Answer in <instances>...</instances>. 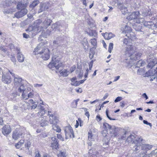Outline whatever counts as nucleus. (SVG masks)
<instances>
[{
  "mask_svg": "<svg viewBox=\"0 0 157 157\" xmlns=\"http://www.w3.org/2000/svg\"><path fill=\"white\" fill-rule=\"evenodd\" d=\"M141 145L135 144L133 147L132 148V150L133 151L135 152L136 153H137L140 152V150L141 149Z\"/></svg>",
  "mask_w": 157,
  "mask_h": 157,
  "instance_id": "25",
  "label": "nucleus"
},
{
  "mask_svg": "<svg viewBox=\"0 0 157 157\" xmlns=\"http://www.w3.org/2000/svg\"><path fill=\"white\" fill-rule=\"evenodd\" d=\"M140 13L139 12H132L128 17V19L129 20L139 19Z\"/></svg>",
  "mask_w": 157,
  "mask_h": 157,
  "instance_id": "14",
  "label": "nucleus"
},
{
  "mask_svg": "<svg viewBox=\"0 0 157 157\" xmlns=\"http://www.w3.org/2000/svg\"><path fill=\"white\" fill-rule=\"evenodd\" d=\"M96 119L97 121H99L102 120V118L100 117V116L99 115H98L96 117Z\"/></svg>",
  "mask_w": 157,
  "mask_h": 157,
  "instance_id": "63",
  "label": "nucleus"
},
{
  "mask_svg": "<svg viewBox=\"0 0 157 157\" xmlns=\"http://www.w3.org/2000/svg\"><path fill=\"white\" fill-rule=\"evenodd\" d=\"M145 64V62L141 60H139L137 62L136 64L137 66L139 68L140 67L142 66Z\"/></svg>",
  "mask_w": 157,
  "mask_h": 157,
  "instance_id": "42",
  "label": "nucleus"
},
{
  "mask_svg": "<svg viewBox=\"0 0 157 157\" xmlns=\"http://www.w3.org/2000/svg\"><path fill=\"white\" fill-rule=\"evenodd\" d=\"M110 134L112 137H115L118 136L119 129L115 126H113L109 130Z\"/></svg>",
  "mask_w": 157,
  "mask_h": 157,
  "instance_id": "9",
  "label": "nucleus"
},
{
  "mask_svg": "<svg viewBox=\"0 0 157 157\" xmlns=\"http://www.w3.org/2000/svg\"><path fill=\"white\" fill-rule=\"evenodd\" d=\"M25 133L15 130L13 133L12 137L15 140L18 139L19 138H22L24 136Z\"/></svg>",
  "mask_w": 157,
  "mask_h": 157,
  "instance_id": "8",
  "label": "nucleus"
},
{
  "mask_svg": "<svg viewBox=\"0 0 157 157\" xmlns=\"http://www.w3.org/2000/svg\"><path fill=\"white\" fill-rule=\"evenodd\" d=\"M73 71L74 70H73L71 71V72H69V71H67L66 69H64L62 71L60 72V74L63 76L67 77L69 74L72 73Z\"/></svg>",
  "mask_w": 157,
  "mask_h": 157,
  "instance_id": "28",
  "label": "nucleus"
},
{
  "mask_svg": "<svg viewBox=\"0 0 157 157\" xmlns=\"http://www.w3.org/2000/svg\"><path fill=\"white\" fill-rule=\"evenodd\" d=\"M144 72V70L142 68H140L138 69L137 71V74L138 75H141Z\"/></svg>",
  "mask_w": 157,
  "mask_h": 157,
  "instance_id": "54",
  "label": "nucleus"
},
{
  "mask_svg": "<svg viewBox=\"0 0 157 157\" xmlns=\"http://www.w3.org/2000/svg\"><path fill=\"white\" fill-rule=\"evenodd\" d=\"M90 43L93 46V48H96L97 45V40L95 38H93L90 40Z\"/></svg>",
  "mask_w": 157,
  "mask_h": 157,
  "instance_id": "39",
  "label": "nucleus"
},
{
  "mask_svg": "<svg viewBox=\"0 0 157 157\" xmlns=\"http://www.w3.org/2000/svg\"><path fill=\"white\" fill-rule=\"evenodd\" d=\"M57 58L56 56H54L52 57V60L51 62L48 64V67L52 69V70H56V59Z\"/></svg>",
  "mask_w": 157,
  "mask_h": 157,
  "instance_id": "11",
  "label": "nucleus"
},
{
  "mask_svg": "<svg viewBox=\"0 0 157 157\" xmlns=\"http://www.w3.org/2000/svg\"><path fill=\"white\" fill-rule=\"evenodd\" d=\"M13 3V2L11 0H5L3 2V4L5 6L8 7L10 6Z\"/></svg>",
  "mask_w": 157,
  "mask_h": 157,
  "instance_id": "30",
  "label": "nucleus"
},
{
  "mask_svg": "<svg viewBox=\"0 0 157 157\" xmlns=\"http://www.w3.org/2000/svg\"><path fill=\"white\" fill-rule=\"evenodd\" d=\"M52 129L55 131H56V132H60L61 131V129L59 126L55 124V125H52Z\"/></svg>",
  "mask_w": 157,
  "mask_h": 157,
  "instance_id": "34",
  "label": "nucleus"
},
{
  "mask_svg": "<svg viewBox=\"0 0 157 157\" xmlns=\"http://www.w3.org/2000/svg\"><path fill=\"white\" fill-rule=\"evenodd\" d=\"M22 78L18 75L14 76V83L15 86H18L21 84Z\"/></svg>",
  "mask_w": 157,
  "mask_h": 157,
  "instance_id": "16",
  "label": "nucleus"
},
{
  "mask_svg": "<svg viewBox=\"0 0 157 157\" xmlns=\"http://www.w3.org/2000/svg\"><path fill=\"white\" fill-rule=\"evenodd\" d=\"M82 44L85 50H87L89 46V43L87 40L84 39L82 42Z\"/></svg>",
  "mask_w": 157,
  "mask_h": 157,
  "instance_id": "31",
  "label": "nucleus"
},
{
  "mask_svg": "<svg viewBox=\"0 0 157 157\" xmlns=\"http://www.w3.org/2000/svg\"><path fill=\"white\" fill-rule=\"evenodd\" d=\"M60 152L58 154V157H65V153L64 152L60 151Z\"/></svg>",
  "mask_w": 157,
  "mask_h": 157,
  "instance_id": "53",
  "label": "nucleus"
},
{
  "mask_svg": "<svg viewBox=\"0 0 157 157\" xmlns=\"http://www.w3.org/2000/svg\"><path fill=\"white\" fill-rule=\"evenodd\" d=\"M11 131L10 127L9 125H5L2 128V133L5 136L9 134Z\"/></svg>",
  "mask_w": 157,
  "mask_h": 157,
  "instance_id": "12",
  "label": "nucleus"
},
{
  "mask_svg": "<svg viewBox=\"0 0 157 157\" xmlns=\"http://www.w3.org/2000/svg\"><path fill=\"white\" fill-rule=\"evenodd\" d=\"M49 6V4L48 3H44L40 5V9L38 10V13H40L44 10L48 9Z\"/></svg>",
  "mask_w": 157,
  "mask_h": 157,
  "instance_id": "17",
  "label": "nucleus"
},
{
  "mask_svg": "<svg viewBox=\"0 0 157 157\" xmlns=\"http://www.w3.org/2000/svg\"><path fill=\"white\" fill-rule=\"evenodd\" d=\"M45 114V110L44 109H43L40 110V112L38 113V116L39 117H40L44 115Z\"/></svg>",
  "mask_w": 157,
  "mask_h": 157,
  "instance_id": "45",
  "label": "nucleus"
},
{
  "mask_svg": "<svg viewBox=\"0 0 157 157\" xmlns=\"http://www.w3.org/2000/svg\"><path fill=\"white\" fill-rule=\"evenodd\" d=\"M40 2V1L36 0L33 2L32 4L30 5V7L31 8H33L36 6Z\"/></svg>",
  "mask_w": 157,
  "mask_h": 157,
  "instance_id": "46",
  "label": "nucleus"
},
{
  "mask_svg": "<svg viewBox=\"0 0 157 157\" xmlns=\"http://www.w3.org/2000/svg\"><path fill=\"white\" fill-rule=\"evenodd\" d=\"M17 59L18 61L20 62H23L24 61L25 57L24 55L21 52H18L17 53Z\"/></svg>",
  "mask_w": 157,
  "mask_h": 157,
  "instance_id": "22",
  "label": "nucleus"
},
{
  "mask_svg": "<svg viewBox=\"0 0 157 157\" xmlns=\"http://www.w3.org/2000/svg\"><path fill=\"white\" fill-rule=\"evenodd\" d=\"M122 12L123 14H125L128 13V11L126 8L124 7V9H122Z\"/></svg>",
  "mask_w": 157,
  "mask_h": 157,
  "instance_id": "58",
  "label": "nucleus"
},
{
  "mask_svg": "<svg viewBox=\"0 0 157 157\" xmlns=\"http://www.w3.org/2000/svg\"><path fill=\"white\" fill-rule=\"evenodd\" d=\"M59 144L58 141H54L51 144V147L53 149H57L58 148Z\"/></svg>",
  "mask_w": 157,
  "mask_h": 157,
  "instance_id": "33",
  "label": "nucleus"
},
{
  "mask_svg": "<svg viewBox=\"0 0 157 157\" xmlns=\"http://www.w3.org/2000/svg\"><path fill=\"white\" fill-rule=\"evenodd\" d=\"M20 87L18 88V91L20 93H23L24 92H26L25 88L23 84L20 85Z\"/></svg>",
  "mask_w": 157,
  "mask_h": 157,
  "instance_id": "32",
  "label": "nucleus"
},
{
  "mask_svg": "<svg viewBox=\"0 0 157 157\" xmlns=\"http://www.w3.org/2000/svg\"><path fill=\"white\" fill-rule=\"evenodd\" d=\"M33 96V94L31 92L28 94V99L29 98H32Z\"/></svg>",
  "mask_w": 157,
  "mask_h": 157,
  "instance_id": "62",
  "label": "nucleus"
},
{
  "mask_svg": "<svg viewBox=\"0 0 157 157\" xmlns=\"http://www.w3.org/2000/svg\"><path fill=\"white\" fill-rule=\"evenodd\" d=\"M64 130L65 133L66 139H68L69 138H73L74 137L73 130L70 125L65 127L64 128Z\"/></svg>",
  "mask_w": 157,
  "mask_h": 157,
  "instance_id": "5",
  "label": "nucleus"
},
{
  "mask_svg": "<svg viewBox=\"0 0 157 157\" xmlns=\"http://www.w3.org/2000/svg\"><path fill=\"white\" fill-rule=\"evenodd\" d=\"M48 115L49 116V121L51 124H52V125H55L59 122L58 117L55 114L52 113L51 111H48Z\"/></svg>",
  "mask_w": 157,
  "mask_h": 157,
  "instance_id": "4",
  "label": "nucleus"
},
{
  "mask_svg": "<svg viewBox=\"0 0 157 157\" xmlns=\"http://www.w3.org/2000/svg\"><path fill=\"white\" fill-rule=\"evenodd\" d=\"M142 55V53L140 52H136L134 54L132 53L130 55V58L134 60H136L140 59Z\"/></svg>",
  "mask_w": 157,
  "mask_h": 157,
  "instance_id": "20",
  "label": "nucleus"
},
{
  "mask_svg": "<svg viewBox=\"0 0 157 157\" xmlns=\"http://www.w3.org/2000/svg\"><path fill=\"white\" fill-rule=\"evenodd\" d=\"M152 146L151 145L149 144H144L142 145L141 150L147 151L151 149L152 148Z\"/></svg>",
  "mask_w": 157,
  "mask_h": 157,
  "instance_id": "23",
  "label": "nucleus"
},
{
  "mask_svg": "<svg viewBox=\"0 0 157 157\" xmlns=\"http://www.w3.org/2000/svg\"><path fill=\"white\" fill-rule=\"evenodd\" d=\"M123 42L124 44L126 45L128 44V39L126 38H124L123 41Z\"/></svg>",
  "mask_w": 157,
  "mask_h": 157,
  "instance_id": "61",
  "label": "nucleus"
},
{
  "mask_svg": "<svg viewBox=\"0 0 157 157\" xmlns=\"http://www.w3.org/2000/svg\"><path fill=\"white\" fill-rule=\"evenodd\" d=\"M28 18H27L25 21V23L27 24H29L31 22L30 19L32 18V16L31 15H28Z\"/></svg>",
  "mask_w": 157,
  "mask_h": 157,
  "instance_id": "51",
  "label": "nucleus"
},
{
  "mask_svg": "<svg viewBox=\"0 0 157 157\" xmlns=\"http://www.w3.org/2000/svg\"><path fill=\"white\" fill-rule=\"evenodd\" d=\"M27 33L29 32H32L33 33H38L40 32L39 28L37 24L35 23L34 26H30L26 30Z\"/></svg>",
  "mask_w": 157,
  "mask_h": 157,
  "instance_id": "7",
  "label": "nucleus"
},
{
  "mask_svg": "<svg viewBox=\"0 0 157 157\" xmlns=\"http://www.w3.org/2000/svg\"><path fill=\"white\" fill-rule=\"evenodd\" d=\"M88 139L89 141H93L94 140L93 134L91 132H88Z\"/></svg>",
  "mask_w": 157,
  "mask_h": 157,
  "instance_id": "43",
  "label": "nucleus"
},
{
  "mask_svg": "<svg viewBox=\"0 0 157 157\" xmlns=\"http://www.w3.org/2000/svg\"><path fill=\"white\" fill-rule=\"evenodd\" d=\"M143 141V139L141 137H137L134 141H133V144H134L141 145H142V142Z\"/></svg>",
  "mask_w": 157,
  "mask_h": 157,
  "instance_id": "24",
  "label": "nucleus"
},
{
  "mask_svg": "<svg viewBox=\"0 0 157 157\" xmlns=\"http://www.w3.org/2000/svg\"><path fill=\"white\" fill-rule=\"evenodd\" d=\"M25 5L24 4H23L21 2H19L17 5V8L18 9H22L25 8Z\"/></svg>",
  "mask_w": 157,
  "mask_h": 157,
  "instance_id": "37",
  "label": "nucleus"
},
{
  "mask_svg": "<svg viewBox=\"0 0 157 157\" xmlns=\"http://www.w3.org/2000/svg\"><path fill=\"white\" fill-rule=\"evenodd\" d=\"M147 61L148 63L147 67L149 68H152L155 64H157L156 59L154 56V55L152 54H150L149 56L148 57Z\"/></svg>",
  "mask_w": 157,
  "mask_h": 157,
  "instance_id": "3",
  "label": "nucleus"
},
{
  "mask_svg": "<svg viewBox=\"0 0 157 157\" xmlns=\"http://www.w3.org/2000/svg\"><path fill=\"white\" fill-rule=\"evenodd\" d=\"M143 122L144 124L148 125H149L151 127L152 126L151 124V123L148 122L147 121L144 120Z\"/></svg>",
  "mask_w": 157,
  "mask_h": 157,
  "instance_id": "59",
  "label": "nucleus"
},
{
  "mask_svg": "<svg viewBox=\"0 0 157 157\" xmlns=\"http://www.w3.org/2000/svg\"><path fill=\"white\" fill-rule=\"evenodd\" d=\"M114 36V35H113L111 33H106L104 35V36L105 39L109 40L113 37Z\"/></svg>",
  "mask_w": 157,
  "mask_h": 157,
  "instance_id": "27",
  "label": "nucleus"
},
{
  "mask_svg": "<svg viewBox=\"0 0 157 157\" xmlns=\"http://www.w3.org/2000/svg\"><path fill=\"white\" fill-rule=\"evenodd\" d=\"M37 107V105L35 104V103L32 104L31 106V109H35Z\"/></svg>",
  "mask_w": 157,
  "mask_h": 157,
  "instance_id": "60",
  "label": "nucleus"
},
{
  "mask_svg": "<svg viewBox=\"0 0 157 157\" xmlns=\"http://www.w3.org/2000/svg\"><path fill=\"white\" fill-rule=\"evenodd\" d=\"M144 26L147 27L149 29L154 30V24L152 21H145L144 23Z\"/></svg>",
  "mask_w": 157,
  "mask_h": 157,
  "instance_id": "19",
  "label": "nucleus"
},
{
  "mask_svg": "<svg viewBox=\"0 0 157 157\" xmlns=\"http://www.w3.org/2000/svg\"><path fill=\"white\" fill-rule=\"evenodd\" d=\"M71 80V84L72 86H73V85H72L73 84H74L76 82H78V81H77V78L76 77H74L72 78V79Z\"/></svg>",
  "mask_w": 157,
  "mask_h": 157,
  "instance_id": "55",
  "label": "nucleus"
},
{
  "mask_svg": "<svg viewBox=\"0 0 157 157\" xmlns=\"http://www.w3.org/2000/svg\"><path fill=\"white\" fill-rule=\"evenodd\" d=\"M97 152L95 151L94 148H92L89 151V156L88 157H97Z\"/></svg>",
  "mask_w": 157,
  "mask_h": 157,
  "instance_id": "21",
  "label": "nucleus"
},
{
  "mask_svg": "<svg viewBox=\"0 0 157 157\" xmlns=\"http://www.w3.org/2000/svg\"><path fill=\"white\" fill-rule=\"evenodd\" d=\"M42 117L40 118V124L41 126L44 127L48 125V122L45 119H42Z\"/></svg>",
  "mask_w": 157,
  "mask_h": 157,
  "instance_id": "29",
  "label": "nucleus"
},
{
  "mask_svg": "<svg viewBox=\"0 0 157 157\" xmlns=\"http://www.w3.org/2000/svg\"><path fill=\"white\" fill-rule=\"evenodd\" d=\"M125 30L127 33L126 36L131 40H134L136 38L135 34L131 31V28L126 26L125 27Z\"/></svg>",
  "mask_w": 157,
  "mask_h": 157,
  "instance_id": "6",
  "label": "nucleus"
},
{
  "mask_svg": "<svg viewBox=\"0 0 157 157\" xmlns=\"http://www.w3.org/2000/svg\"><path fill=\"white\" fill-rule=\"evenodd\" d=\"M135 138L134 136L132 135H130L127 138L126 141L127 142L130 143Z\"/></svg>",
  "mask_w": 157,
  "mask_h": 157,
  "instance_id": "41",
  "label": "nucleus"
},
{
  "mask_svg": "<svg viewBox=\"0 0 157 157\" xmlns=\"http://www.w3.org/2000/svg\"><path fill=\"white\" fill-rule=\"evenodd\" d=\"M101 133L102 136L105 138H106L109 141V139L107 138L108 133H107L106 131L105 130L102 131V132Z\"/></svg>",
  "mask_w": 157,
  "mask_h": 157,
  "instance_id": "50",
  "label": "nucleus"
},
{
  "mask_svg": "<svg viewBox=\"0 0 157 157\" xmlns=\"http://www.w3.org/2000/svg\"><path fill=\"white\" fill-rule=\"evenodd\" d=\"M24 143V140H20L19 142L18 143H17V145H21Z\"/></svg>",
  "mask_w": 157,
  "mask_h": 157,
  "instance_id": "64",
  "label": "nucleus"
},
{
  "mask_svg": "<svg viewBox=\"0 0 157 157\" xmlns=\"http://www.w3.org/2000/svg\"><path fill=\"white\" fill-rule=\"evenodd\" d=\"M103 126L106 129H109V130L112 127V126H111L107 123H104L103 124Z\"/></svg>",
  "mask_w": 157,
  "mask_h": 157,
  "instance_id": "48",
  "label": "nucleus"
},
{
  "mask_svg": "<svg viewBox=\"0 0 157 157\" xmlns=\"http://www.w3.org/2000/svg\"><path fill=\"white\" fill-rule=\"evenodd\" d=\"M27 10L25 8L22 9L20 11L16 12L14 14L15 17L17 18L21 17L25 15L27 13Z\"/></svg>",
  "mask_w": 157,
  "mask_h": 157,
  "instance_id": "10",
  "label": "nucleus"
},
{
  "mask_svg": "<svg viewBox=\"0 0 157 157\" xmlns=\"http://www.w3.org/2000/svg\"><path fill=\"white\" fill-rule=\"evenodd\" d=\"M79 100V99H78L76 100H74L73 102L72 105L73 106V107L74 108H76L77 107L78 102Z\"/></svg>",
  "mask_w": 157,
  "mask_h": 157,
  "instance_id": "49",
  "label": "nucleus"
},
{
  "mask_svg": "<svg viewBox=\"0 0 157 157\" xmlns=\"http://www.w3.org/2000/svg\"><path fill=\"white\" fill-rule=\"evenodd\" d=\"M43 45V43H40L35 49L33 53L35 55L38 54L41 55V57L44 60H48L50 57V51L47 48H43L42 46Z\"/></svg>",
  "mask_w": 157,
  "mask_h": 157,
  "instance_id": "1",
  "label": "nucleus"
},
{
  "mask_svg": "<svg viewBox=\"0 0 157 157\" xmlns=\"http://www.w3.org/2000/svg\"><path fill=\"white\" fill-rule=\"evenodd\" d=\"M42 21L40 19H39L36 21V24H37L38 25L40 32L44 30V29H46L50 25L52 21L50 19L47 18L43 23H42Z\"/></svg>",
  "mask_w": 157,
  "mask_h": 157,
  "instance_id": "2",
  "label": "nucleus"
},
{
  "mask_svg": "<svg viewBox=\"0 0 157 157\" xmlns=\"http://www.w3.org/2000/svg\"><path fill=\"white\" fill-rule=\"evenodd\" d=\"M135 48L133 46L130 45H127L125 48V52L126 53H128L130 55L132 53H134L135 50Z\"/></svg>",
  "mask_w": 157,
  "mask_h": 157,
  "instance_id": "13",
  "label": "nucleus"
},
{
  "mask_svg": "<svg viewBox=\"0 0 157 157\" xmlns=\"http://www.w3.org/2000/svg\"><path fill=\"white\" fill-rule=\"evenodd\" d=\"M22 96L23 99L25 100L28 99V97L27 91L24 92L22 94Z\"/></svg>",
  "mask_w": 157,
  "mask_h": 157,
  "instance_id": "47",
  "label": "nucleus"
},
{
  "mask_svg": "<svg viewBox=\"0 0 157 157\" xmlns=\"http://www.w3.org/2000/svg\"><path fill=\"white\" fill-rule=\"evenodd\" d=\"M60 26V23L59 22H56L55 24L52 25L51 28L53 29H58Z\"/></svg>",
  "mask_w": 157,
  "mask_h": 157,
  "instance_id": "38",
  "label": "nucleus"
},
{
  "mask_svg": "<svg viewBox=\"0 0 157 157\" xmlns=\"http://www.w3.org/2000/svg\"><path fill=\"white\" fill-rule=\"evenodd\" d=\"M2 80L5 83H9L11 82L12 79L10 76L7 74L6 75L2 76Z\"/></svg>",
  "mask_w": 157,
  "mask_h": 157,
  "instance_id": "18",
  "label": "nucleus"
},
{
  "mask_svg": "<svg viewBox=\"0 0 157 157\" xmlns=\"http://www.w3.org/2000/svg\"><path fill=\"white\" fill-rule=\"evenodd\" d=\"M82 109H84V111L85 112H86V113H85V115L86 116H87L88 117V118H89V117L90 116V114H89V112L87 111V109L86 108H82Z\"/></svg>",
  "mask_w": 157,
  "mask_h": 157,
  "instance_id": "56",
  "label": "nucleus"
},
{
  "mask_svg": "<svg viewBox=\"0 0 157 157\" xmlns=\"http://www.w3.org/2000/svg\"><path fill=\"white\" fill-rule=\"evenodd\" d=\"M145 76L149 77L151 76L152 78L155 79L156 78L155 72V69L151 68V70H149L148 72H146L145 74Z\"/></svg>",
  "mask_w": 157,
  "mask_h": 157,
  "instance_id": "15",
  "label": "nucleus"
},
{
  "mask_svg": "<svg viewBox=\"0 0 157 157\" xmlns=\"http://www.w3.org/2000/svg\"><path fill=\"white\" fill-rule=\"evenodd\" d=\"M133 27L137 31H140L141 29V26L139 24L133 25Z\"/></svg>",
  "mask_w": 157,
  "mask_h": 157,
  "instance_id": "40",
  "label": "nucleus"
},
{
  "mask_svg": "<svg viewBox=\"0 0 157 157\" xmlns=\"http://www.w3.org/2000/svg\"><path fill=\"white\" fill-rule=\"evenodd\" d=\"M147 153L146 151H142L140 153V155H143L142 157H151L150 154H145Z\"/></svg>",
  "mask_w": 157,
  "mask_h": 157,
  "instance_id": "35",
  "label": "nucleus"
},
{
  "mask_svg": "<svg viewBox=\"0 0 157 157\" xmlns=\"http://www.w3.org/2000/svg\"><path fill=\"white\" fill-rule=\"evenodd\" d=\"M151 15V13L149 10L143 12L142 13V15L144 17H146Z\"/></svg>",
  "mask_w": 157,
  "mask_h": 157,
  "instance_id": "36",
  "label": "nucleus"
},
{
  "mask_svg": "<svg viewBox=\"0 0 157 157\" xmlns=\"http://www.w3.org/2000/svg\"><path fill=\"white\" fill-rule=\"evenodd\" d=\"M122 99V98L121 97H117L116 99L114 100V102H118Z\"/></svg>",
  "mask_w": 157,
  "mask_h": 157,
  "instance_id": "57",
  "label": "nucleus"
},
{
  "mask_svg": "<svg viewBox=\"0 0 157 157\" xmlns=\"http://www.w3.org/2000/svg\"><path fill=\"white\" fill-rule=\"evenodd\" d=\"M113 44L112 43H110L108 49V51L109 53H111L113 48Z\"/></svg>",
  "mask_w": 157,
  "mask_h": 157,
  "instance_id": "52",
  "label": "nucleus"
},
{
  "mask_svg": "<svg viewBox=\"0 0 157 157\" xmlns=\"http://www.w3.org/2000/svg\"><path fill=\"white\" fill-rule=\"evenodd\" d=\"M57 58L56 59V70L59 69V68L63 66L62 63L60 62L58 59V57H57Z\"/></svg>",
  "mask_w": 157,
  "mask_h": 157,
  "instance_id": "26",
  "label": "nucleus"
},
{
  "mask_svg": "<svg viewBox=\"0 0 157 157\" xmlns=\"http://www.w3.org/2000/svg\"><path fill=\"white\" fill-rule=\"evenodd\" d=\"M86 79L84 80H82L78 82H76L74 84H73L72 85L74 86H77L79 85L80 84H82L84 82V81L86 80Z\"/></svg>",
  "mask_w": 157,
  "mask_h": 157,
  "instance_id": "44",
  "label": "nucleus"
}]
</instances>
